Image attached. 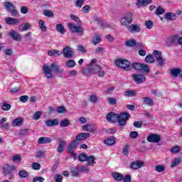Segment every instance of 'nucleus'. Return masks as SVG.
Here are the masks:
<instances>
[{"instance_id":"obj_53","label":"nucleus","mask_w":182,"mask_h":182,"mask_svg":"<svg viewBox=\"0 0 182 182\" xmlns=\"http://www.w3.org/2000/svg\"><path fill=\"white\" fill-rule=\"evenodd\" d=\"M56 112L57 113H59V114L66 113V108H65L64 106H59L57 107Z\"/></svg>"},{"instance_id":"obj_14","label":"nucleus","mask_w":182,"mask_h":182,"mask_svg":"<svg viewBox=\"0 0 182 182\" xmlns=\"http://www.w3.org/2000/svg\"><path fill=\"white\" fill-rule=\"evenodd\" d=\"M132 79H134L135 83H136L137 85L143 83V82H146V77L141 75L134 74L132 75Z\"/></svg>"},{"instance_id":"obj_5","label":"nucleus","mask_w":182,"mask_h":182,"mask_svg":"<svg viewBox=\"0 0 182 182\" xmlns=\"http://www.w3.org/2000/svg\"><path fill=\"white\" fill-rule=\"evenodd\" d=\"M178 39V34H174L168 37L165 43L168 48L171 46H177V40Z\"/></svg>"},{"instance_id":"obj_28","label":"nucleus","mask_w":182,"mask_h":182,"mask_svg":"<svg viewBox=\"0 0 182 182\" xmlns=\"http://www.w3.org/2000/svg\"><path fill=\"white\" fill-rule=\"evenodd\" d=\"M12 126H17V127H20L22 126V124H23V119L18 117V118H16L15 119L13 120V122H11Z\"/></svg>"},{"instance_id":"obj_32","label":"nucleus","mask_w":182,"mask_h":182,"mask_svg":"<svg viewBox=\"0 0 182 182\" xmlns=\"http://www.w3.org/2000/svg\"><path fill=\"white\" fill-rule=\"evenodd\" d=\"M12 170H14V166L5 165L4 166V176H6L7 174H11V173H12Z\"/></svg>"},{"instance_id":"obj_19","label":"nucleus","mask_w":182,"mask_h":182,"mask_svg":"<svg viewBox=\"0 0 182 182\" xmlns=\"http://www.w3.org/2000/svg\"><path fill=\"white\" fill-rule=\"evenodd\" d=\"M171 74L172 76H173V77H177V76L179 75V77L182 79V70L180 68H172L171 70Z\"/></svg>"},{"instance_id":"obj_7","label":"nucleus","mask_w":182,"mask_h":182,"mask_svg":"<svg viewBox=\"0 0 182 182\" xmlns=\"http://www.w3.org/2000/svg\"><path fill=\"white\" fill-rule=\"evenodd\" d=\"M132 68H134L136 70H144L146 73H149L150 72V68H149V65L146 64H141L140 63H134L132 64Z\"/></svg>"},{"instance_id":"obj_10","label":"nucleus","mask_w":182,"mask_h":182,"mask_svg":"<svg viewBox=\"0 0 182 182\" xmlns=\"http://www.w3.org/2000/svg\"><path fill=\"white\" fill-rule=\"evenodd\" d=\"M153 55L158 62V66H163L166 63V60L161 56V52L155 50Z\"/></svg>"},{"instance_id":"obj_43","label":"nucleus","mask_w":182,"mask_h":182,"mask_svg":"<svg viewBox=\"0 0 182 182\" xmlns=\"http://www.w3.org/2000/svg\"><path fill=\"white\" fill-rule=\"evenodd\" d=\"M102 42V36L99 34L95 35V38L92 41L94 45H97V43H100Z\"/></svg>"},{"instance_id":"obj_18","label":"nucleus","mask_w":182,"mask_h":182,"mask_svg":"<svg viewBox=\"0 0 182 182\" xmlns=\"http://www.w3.org/2000/svg\"><path fill=\"white\" fill-rule=\"evenodd\" d=\"M59 124L58 119H48L46 121V125L47 127H53V126H58Z\"/></svg>"},{"instance_id":"obj_26","label":"nucleus","mask_w":182,"mask_h":182,"mask_svg":"<svg viewBox=\"0 0 182 182\" xmlns=\"http://www.w3.org/2000/svg\"><path fill=\"white\" fill-rule=\"evenodd\" d=\"M144 105H146V106H153L154 105V101H153V99L145 97L142 98Z\"/></svg>"},{"instance_id":"obj_29","label":"nucleus","mask_w":182,"mask_h":182,"mask_svg":"<svg viewBox=\"0 0 182 182\" xmlns=\"http://www.w3.org/2000/svg\"><path fill=\"white\" fill-rule=\"evenodd\" d=\"M50 141H52V139L49 137H40L38 143V144H46L47 143H50Z\"/></svg>"},{"instance_id":"obj_23","label":"nucleus","mask_w":182,"mask_h":182,"mask_svg":"<svg viewBox=\"0 0 182 182\" xmlns=\"http://www.w3.org/2000/svg\"><path fill=\"white\" fill-rule=\"evenodd\" d=\"M90 137V133H81L77 135L76 136V141H82V140H86V139H89Z\"/></svg>"},{"instance_id":"obj_27","label":"nucleus","mask_w":182,"mask_h":182,"mask_svg":"<svg viewBox=\"0 0 182 182\" xmlns=\"http://www.w3.org/2000/svg\"><path fill=\"white\" fill-rule=\"evenodd\" d=\"M30 28H31V24H29L28 23H21L18 26V31H20V32H23L25 31H28Z\"/></svg>"},{"instance_id":"obj_35","label":"nucleus","mask_w":182,"mask_h":182,"mask_svg":"<svg viewBox=\"0 0 182 182\" xmlns=\"http://www.w3.org/2000/svg\"><path fill=\"white\" fill-rule=\"evenodd\" d=\"M105 144H107V146H113L116 143V139L113 137L109 138L107 139H105L104 141Z\"/></svg>"},{"instance_id":"obj_13","label":"nucleus","mask_w":182,"mask_h":182,"mask_svg":"<svg viewBox=\"0 0 182 182\" xmlns=\"http://www.w3.org/2000/svg\"><path fill=\"white\" fill-rule=\"evenodd\" d=\"M161 140V136L157 134H151L147 136L149 143H159Z\"/></svg>"},{"instance_id":"obj_30","label":"nucleus","mask_w":182,"mask_h":182,"mask_svg":"<svg viewBox=\"0 0 182 182\" xmlns=\"http://www.w3.org/2000/svg\"><path fill=\"white\" fill-rule=\"evenodd\" d=\"M4 5L6 11H8L9 12H11V11L15 9V6L14 5V4L9 1L4 2Z\"/></svg>"},{"instance_id":"obj_48","label":"nucleus","mask_w":182,"mask_h":182,"mask_svg":"<svg viewBox=\"0 0 182 182\" xmlns=\"http://www.w3.org/2000/svg\"><path fill=\"white\" fill-rule=\"evenodd\" d=\"M107 102H108L109 105H110L111 106H114V105H117V100L114 97H109L107 99Z\"/></svg>"},{"instance_id":"obj_34","label":"nucleus","mask_w":182,"mask_h":182,"mask_svg":"<svg viewBox=\"0 0 182 182\" xmlns=\"http://www.w3.org/2000/svg\"><path fill=\"white\" fill-rule=\"evenodd\" d=\"M89 166H91V167H93V166L96 164L95 161V156H87V161Z\"/></svg>"},{"instance_id":"obj_38","label":"nucleus","mask_w":182,"mask_h":182,"mask_svg":"<svg viewBox=\"0 0 182 182\" xmlns=\"http://www.w3.org/2000/svg\"><path fill=\"white\" fill-rule=\"evenodd\" d=\"M181 163V158H176L174 161L171 163V167L173 168V167H177L178 164Z\"/></svg>"},{"instance_id":"obj_37","label":"nucleus","mask_w":182,"mask_h":182,"mask_svg":"<svg viewBox=\"0 0 182 182\" xmlns=\"http://www.w3.org/2000/svg\"><path fill=\"white\" fill-rule=\"evenodd\" d=\"M154 57H153V55H148L145 58V61L146 63H154L155 62Z\"/></svg>"},{"instance_id":"obj_4","label":"nucleus","mask_w":182,"mask_h":182,"mask_svg":"<svg viewBox=\"0 0 182 182\" xmlns=\"http://www.w3.org/2000/svg\"><path fill=\"white\" fill-rule=\"evenodd\" d=\"M115 65L118 68H122V69H124V70H127V72H129V70L132 69L130 68V62H129V60H124V59L117 60L115 61Z\"/></svg>"},{"instance_id":"obj_46","label":"nucleus","mask_w":182,"mask_h":182,"mask_svg":"<svg viewBox=\"0 0 182 182\" xmlns=\"http://www.w3.org/2000/svg\"><path fill=\"white\" fill-rule=\"evenodd\" d=\"M13 161L14 163H21L22 161V156L19 154L13 156Z\"/></svg>"},{"instance_id":"obj_6","label":"nucleus","mask_w":182,"mask_h":182,"mask_svg":"<svg viewBox=\"0 0 182 182\" xmlns=\"http://www.w3.org/2000/svg\"><path fill=\"white\" fill-rule=\"evenodd\" d=\"M133 21V14L132 13H127L121 18V25L122 26H129Z\"/></svg>"},{"instance_id":"obj_31","label":"nucleus","mask_w":182,"mask_h":182,"mask_svg":"<svg viewBox=\"0 0 182 182\" xmlns=\"http://www.w3.org/2000/svg\"><path fill=\"white\" fill-rule=\"evenodd\" d=\"M165 18L168 21H176V19H177V16L173 13H166L165 14Z\"/></svg>"},{"instance_id":"obj_52","label":"nucleus","mask_w":182,"mask_h":182,"mask_svg":"<svg viewBox=\"0 0 182 182\" xmlns=\"http://www.w3.org/2000/svg\"><path fill=\"white\" fill-rule=\"evenodd\" d=\"M60 127H68L69 126V119H65L60 122Z\"/></svg>"},{"instance_id":"obj_39","label":"nucleus","mask_w":182,"mask_h":182,"mask_svg":"<svg viewBox=\"0 0 182 182\" xmlns=\"http://www.w3.org/2000/svg\"><path fill=\"white\" fill-rule=\"evenodd\" d=\"M18 176L21 178H26L29 176V173L25 170H21L18 172Z\"/></svg>"},{"instance_id":"obj_56","label":"nucleus","mask_w":182,"mask_h":182,"mask_svg":"<svg viewBox=\"0 0 182 182\" xmlns=\"http://www.w3.org/2000/svg\"><path fill=\"white\" fill-rule=\"evenodd\" d=\"M164 12H166V11H164V9H163L161 6H159L156 9V15H157L159 16L160 15H163V14H164Z\"/></svg>"},{"instance_id":"obj_16","label":"nucleus","mask_w":182,"mask_h":182,"mask_svg":"<svg viewBox=\"0 0 182 182\" xmlns=\"http://www.w3.org/2000/svg\"><path fill=\"white\" fill-rule=\"evenodd\" d=\"M59 144L57 148V151L58 153H63L65 150V146H66L67 143L66 141L62 139L61 138H58Z\"/></svg>"},{"instance_id":"obj_11","label":"nucleus","mask_w":182,"mask_h":182,"mask_svg":"<svg viewBox=\"0 0 182 182\" xmlns=\"http://www.w3.org/2000/svg\"><path fill=\"white\" fill-rule=\"evenodd\" d=\"M82 130H85V132H90V133L95 134V133L97 132V127L95 124H86L82 126Z\"/></svg>"},{"instance_id":"obj_44","label":"nucleus","mask_w":182,"mask_h":182,"mask_svg":"<svg viewBox=\"0 0 182 182\" xmlns=\"http://www.w3.org/2000/svg\"><path fill=\"white\" fill-rule=\"evenodd\" d=\"M87 159V155H86L85 153H82L78 156L79 161L83 162L86 161Z\"/></svg>"},{"instance_id":"obj_45","label":"nucleus","mask_w":182,"mask_h":182,"mask_svg":"<svg viewBox=\"0 0 182 182\" xmlns=\"http://www.w3.org/2000/svg\"><path fill=\"white\" fill-rule=\"evenodd\" d=\"M43 15L45 16H47L48 18H52L54 14H53V11L46 9V10H44Z\"/></svg>"},{"instance_id":"obj_3","label":"nucleus","mask_w":182,"mask_h":182,"mask_svg":"<svg viewBox=\"0 0 182 182\" xmlns=\"http://www.w3.org/2000/svg\"><path fill=\"white\" fill-rule=\"evenodd\" d=\"M97 62V59L94 58L91 60L90 65H88V69L86 70H89L91 73H94L95 75H97L98 77H105V70L102 69V67L99 66L96 64Z\"/></svg>"},{"instance_id":"obj_36","label":"nucleus","mask_w":182,"mask_h":182,"mask_svg":"<svg viewBox=\"0 0 182 182\" xmlns=\"http://www.w3.org/2000/svg\"><path fill=\"white\" fill-rule=\"evenodd\" d=\"M38 25L40 29H41L43 32H46L48 31V28L46 27V26H45V22L43 21V20H39Z\"/></svg>"},{"instance_id":"obj_49","label":"nucleus","mask_w":182,"mask_h":182,"mask_svg":"<svg viewBox=\"0 0 182 182\" xmlns=\"http://www.w3.org/2000/svg\"><path fill=\"white\" fill-rule=\"evenodd\" d=\"M1 109L4 111V112H8L9 110H11V105L8 104L6 102L3 103L2 106H1Z\"/></svg>"},{"instance_id":"obj_64","label":"nucleus","mask_w":182,"mask_h":182,"mask_svg":"<svg viewBox=\"0 0 182 182\" xmlns=\"http://www.w3.org/2000/svg\"><path fill=\"white\" fill-rule=\"evenodd\" d=\"M122 180L124 182H132V176L125 175Z\"/></svg>"},{"instance_id":"obj_21","label":"nucleus","mask_w":182,"mask_h":182,"mask_svg":"<svg viewBox=\"0 0 182 182\" xmlns=\"http://www.w3.org/2000/svg\"><path fill=\"white\" fill-rule=\"evenodd\" d=\"M5 22L7 25H16V23H19V21L18 19L12 17L6 18Z\"/></svg>"},{"instance_id":"obj_47","label":"nucleus","mask_w":182,"mask_h":182,"mask_svg":"<svg viewBox=\"0 0 182 182\" xmlns=\"http://www.w3.org/2000/svg\"><path fill=\"white\" fill-rule=\"evenodd\" d=\"M181 150V147H180L178 146H175L171 149L170 151H171V153H173L176 154L177 153H180Z\"/></svg>"},{"instance_id":"obj_50","label":"nucleus","mask_w":182,"mask_h":182,"mask_svg":"<svg viewBox=\"0 0 182 182\" xmlns=\"http://www.w3.org/2000/svg\"><path fill=\"white\" fill-rule=\"evenodd\" d=\"M155 170L158 171V173H163V171L166 170V167L163 165H157L155 166Z\"/></svg>"},{"instance_id":"obj_59","label":"nucleus","mask_w":182,"mask_h":182,"mask_svg":"<svg viewBox=\"0 0 182 182\" xmlns=\"http://www.w3.org/2000/svg\"><path fill=\"white\" fill-rule=\"evenodd\" d=\"M19 100L21 103H26V101L29 100V97L28 95H22L20 97Z\"/></svg>"},{"instance_id":"obj_15","label":"nucleus","mask_w":182,"mask_h":182,"mask_svg":"<svg viewBox=\"0 0 182 182\" xmlns=\"http://www.w3.org/2000/svg\"><path fill=\"white\" fill-rule=\"evenodd\" d=\"M153 2V0H136V6L138 8H141V6H147Z\"/></svg>"},{"instance_id":"obj_17","label":"nucleus","mask_w":182,"mask_h":182,"mask_svg":"<svg viewBox=\"0 0 182 182\" xmlns=\"http://www.w3.org/2000/svg\"><path fill=\"white\" fill-rule=\"evenodd\" d=\"M144 166V163L139 161H135L131 164V168L132 170H137L138 168H141V167H143Z\"/></svg>"},{"instance_id":"obj_20","label":"nucleus","mask_w":182,"mask_h":182,"mask_svg":"<svg viewBox=\"0 0 182 182\" xmlns=\"http://www.w3.org/2000/svg\"><path fill=\"white\" fill-rule=\"evenodd\" d=\"M112 176L115 181H123V178H124V175L119 172H114L112 173Z\"/></svg>"},{"instance_id":"obj_2","label":"nucleus","mask_w":182,"mask_h":182,"mask_svg":"<svg viewBox=\"0 0 182 182\" xmlns=\"http://www.w3.org/2000/svg\"><path fill=\"white\" fill-rule=\"evenodd\" d=\"M52 70H53L54 73H62V72H63V70L60 69V65L55 63L50 64V66L46 64L43 66L44 76L47 77V79H52L53 77Z\"/></svg>"},{"instance_id":"obj_41","label":"nucleus","mask_w":182,"mask_h":182,"mask_svg":"<svg viewBox=\"0 0 182 182\" xmlns=\"http://www.w3.org/2000/svg\"><path fill=\"white\" fill-rule=\"evenodd\" d=\"M136 45V41L132 39V40H127L126 42H125V46H128L129 48H132L133 46H135Z\"/></svg>"},{"instance_id":"obj_61","label":"nucleus","mask_w":182,"mask_h":182,"mask_svg":"<svg viewBox=\"0 0 182 182\" xmlns=\"http://www.w3.org/2000/svg\"><path fill=\"white\" fill-rule=\"evenodd\" d=\"M43 182L45 181V178L42 176H36L33 179V182Z\"/></svg>"},{"instance_id":"obj_33","label":"nucleus","mask_w":182,"mask_h":182,"mask_svg":"<svg viewBox=\"0 0 182 182\" xmlns=\"http://www.w3.org/2000/svg\"><path fill=\"white\" fill-rule=\"evenodd\" d=\"M55 29L57 32H58L59 33H62V35H64L65 32V27L60 23H58L55 26Z\"/></svg>"},{"instance_id":"obj_8","label":"nucleus","mask_w":182,"mask_h":182,"mask_svg":"<svg viewBox=\"0 0 182 182\" xmlns=\"http://www.w3.org/2000/svg\"><path fill=\"white\" fill-rule=\"evenodd\" d=\"M62 53L64 58L67 59H72L73 56H75V51L73 48L70 46H66L63 49Z\"/></svg>"},{"instance_id":"obj_63","label":"nucleus","mask_w":182,"mask_h":182,"mask_svg":"<svg viewBox=\"0 0 182 182\" xmlns=\"http://www.w3.org/2000/svg\"><path fill=\"white\" fill-rule=\"evenodd\" d=\"M32 167H33V170H40L41 169V164L38 162H34L32 164Z\"/></svg>"},{"instance_id":"obj_62","label":"nucleus","mask_w":182,"mask_h":182,"mask_svg":"<svg viewBox=\"0 0 182 182\" xmlns=\"http://www.w3.org/2000/svg\"><path fill=\"white\" fill-rule=\"evenodd\" d=\"M145 25H146L147 29H151V28H153V21H145Z\"/></svg>"},{"instance_id":"obj_60","label":"nucleus","mask_w":182,"mask_h":182,"mask_svg":"<svg viewBox=\"0 0 182 182\" xmlns=\"http://www.w3.org/2000/svg\"><path fill=\"white\" fill-rule=\"evenodd\" d=\"M29 132V130L28 129H21L19 131L18 134L20 136H26V134Z\"/></svg>"},{"instance_id":"obj_42","label":"nucleus","mask_w":182,"mask_h":182,"mask_svg":"<svg viewBox=\"0 0 182 182\" xmlns=\"http://www.w3.org/2000/svg\"><path fill=\"white\" fill-rule=\"evenodd\" d=\"M45 153H46V151H42V150L38 151L36 154V159H42L45 157Z\"/></svg>"},{"instance_id":"obj_24","label":"nucleus","mask_w":182,"mask_h":182,"mask_svg":"<svg viewBox=\"0 0 182 182\" xmlns=\"http://www.w3.org/2000/svg\"><path fill=\"white\" fill-rule=\"evenodd\" d=\"M128 31L129 32H140L141 28H140V26L137 24H132L128 26Z\"/></svg>"},{"instance_id":"obj_57","label":"nucleus","mask_w":182,"mask_h":182,"mask_svg":"<svg viewBox=\"0 0 182 182\" xmlns=\"http://www.w3.org/2000/svg\"><path fill=\"white\" fill-rule=\"evenodd\" d=\"M41 116H42V112L38 111L33 114V119L39 120V119H41Z\"/></svg>"},{"instance_id":"obj_22","label":"nucleus","mask_w":182,"mask_h":182,"mask_svg":"<svg viewBox=\"0 0 182 182\" xmlns=\"http://www.w3.org/2000/svg\"><path fill=\"white\" fill-rule=\"evenodd\" d=\"M48 56L55 57L58 58V56H61L63 55L62 51L59 50H51L48 51Z\"/></svg>"},{"instance_id":"obj_54","label":"nucleus","mask_w":182,"mask_h":182,"mask_svg":"<svg viewBox=\"0 0 182 182\" xmlns=\"http://www.w3.org/2000/svg\"><path fill=\"white\" fill-rule=\"evenodd\" d=\"M70 18H71V19H73V21H75V22H77V25H80V26H82V21H80L77 16H76L73 14H71Z\"/></svg>"},{"instance_id":"obj_58","label":"nucleus","mask_w":182,"mask_h":182,"mask_svg":"<svg viewBox=\"0 0 182 182\" xmlns=\"http://www.w3.org/2000/svg\"><path fill=\"white\" fill-rule=\"evenodd\" d=\"M54 178L55 182H62L63 180V176L60 174H55Z\"/></svg>"},{"instance_id":"obj_51","label":"nucleus","mask_w":182,"mask_h":182,"mask_svg":"<svg viewBox=\"0 0 182 182\" xmlns=\"http://www.w3.org/2000/svg\"><path fill=\"white\" fill-rule=\"evenodd\" d=\"M129 150H130V146L129 145H125L122 149V154L124 156H128Z\"/></svg>"},{"instance_id":"obj_1","label":"nucleus","mask_w":182,"mask_h":182,"mask_svg":"<svg viewBox=\"0 0 182 182\" xmlns=\"http://www.w3.org/2000/svg\"><path fill=\"white\" fill-rule=\"evenodd\" d=\"M129 117L130 114H129V112H122L119 114L111 112L106 116L107 122H110V123H116V122H118L119 126H126L127 119H129Z\"/></svg>"},{"instance_id":"obj_55","label":"nucleus","mask_w":182,"mask_h":182,"mask_svg":"<svg viewBox=\"0 0 182 182\" xmlns=\"http://www.w3.org/2000/svg\"><path fill=\"white\" fill-rule=\"evenodd\" d=\"M124 96H129V97H132V96H136V91L127 90L124 92Z\"/></svg>"},{"instance_id":"obj_25","label":"nucleus","mask_w":182,"mask_h":182,"mask_svg":"<svg viewBox=\"0 0 182 182\" xmlns=\"http://www.w3.org/2000/svg\"><path fill=\"white\" fill-rule=\"evenodd\" d=\"M77 146H79V142L76 139L73 141L68 147L69 153L73 151Z\"/></svg>"},{"instance_id":"obj_9","label":"nucleus","mask_w":182,"mask_h":182,"mask_svg":"<svg viewBox=\"0 0 182 182\" xmlns=\"http://www.w3.org/2000/svg\"><path fill=\"white\" fill-rule=\"evenodd\" d=\"M7 35L10 36L12 41H16V42H21L22 41V36L15 30H11V31L7 33Z\"/></svg>"},{"instance_id":"obj_12","label":"nucleus","mask_w":182,"mask_h":182,"mask_svg":"<svg viewBox=\"0 0 182 182\" xmlns=\"http://www.w3.org/2000/svg\"><path fill=\"white\" fill-rule=\"evenodd\" d=\"M68 28L72 32H75L77 33H80V35H83V28H82V26H75L72 23H68Z\"/></svg>"},{"instance_id":"obj_40","label":"nucleus","mask_w":182,"mask_h":182,"mask_svg":"<svg viewBox=\"0 0 182 182\" xmlns=\"http://www.w3.org/2000/svg\"><path fill=\"white\" fill-rule=\"evenodd\" d=\"M65 65L68 68H75L76 66V62L75 60H69L65 63Z\"/></svg>"}]
</instances>
